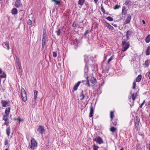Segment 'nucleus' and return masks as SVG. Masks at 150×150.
Listing matches in <instances>:
<instances>
[{
	"mask_svg": "<svg viewBox=\"0 0 150 150\" xmlns=\"http://www.w3.org/2000/svg\"><path fill=\"white\" fill-rule=\"evenodd\" d=\"M127 40H128L124 39L122 42V50L123 52L125 51L129 47V42H127Z\"/></svg>",
	"mask_w": 150,
	"mask_h": 150,
	"instance_id": "f257e3e1",
	"label": "nucleus"
},
{
	"mask_svg": "<svg viewBox=\"0 0 150 150\" xmlns=\"http://www.w3.org/2000/svg\"><path fill=\"white\" fill-rule=\"evenodd\" d=\"M38 144L37 142L35 140V139L32 138L31 140V144H30L28 146L29 149H35L36 148Z\"/></svg>",
	"mask_w": 150,
	"mask_h": 150,
	"instance_id": "f03ea898",
	"label": "nucleus"
},
{
	"mask_svg": "<svg viewBox=\"0 0 150 150\" xmlns=\"http://www.w3.org/2000/svg\"><path fill=\"white\" fill-rule=\"evenodd\" d=\"M79 97L80 98V99L81 100H83L85 98H86V100H87L89 98L88 93L86 91H82L80 93Z\"/></svg>",
	"mask_w": 150,
	"mask_h": 150,
	"instance_id": "7ed1b4c3",
	"label": "nucleus"
},
{
	"mask_svg": "<svg viewBox=\"0 0 150 150\" xmlns=\"http://www.w3.org/2000/svg\"><path fill=\"white\" fill-rule=\"evenodd\" d=\"M21 96L24 102L26 101L27 100V95L23 88L21 89Z\"/></svg>",
	"mask_w": 150,
	"mask_h": 150,
	"instance_id": "20e7f679",
	"label": "nucleus"
},
{
	"mask_svg": "<svg viewBox=\"0 0 150 150\" xmlns=\"http://www.w3.org/2000/svg\"><path fill=\"white\" fill-rule=\"evenodd\" d=\"M93 142H96L97 143L100 144L103 143V141L102 138L100 136H98L96 138L93 139Z\"/></svg>",
	"mask_w": 150,
	"mask_h": 150,
	"instance_id": "39448f33",
	"label": "nucleus"
},
{
	"mask_svg": "<svg viewBox=\"0 0 150 150\" xmlns=\"http://www.w3.org/2000/svg\"><path fill=\"white\" fill-rule=\"evenodd\" d=\"M133 33V32L131 30L129 29L126 32V40H128L130 39V37Z\"/></svg>",
	"mask_w": 150,
	"mask_h": 150,
	"instance_id": "423d86ee",
	"label": "nucleus"
},
{
	"mask_svg": "<svg viewBox=\"0 0 150 150\" xmlns=\"http://www.w3.org/2000/svg\"><path fill=\"white\" fill-rule=\"evenodd\" d=\"M37 131L41 135H42L45 131V130L44 129V127L42 125H39V127L37 129Z\"/></svg>",
	"mask_w": 150,
	"mask_h": 150,
	"instance_id": "0eeeda50",
	"label": "nucleus"
},
{
	"mask_svg": "<svg viewBox=\"0 0 150 150\" xmlns=\"http://www.w3.org/2000/svg\"><path fill=\"white\" fill-rule=\"evenodd\" d=\"M139 117L137 116L136 117V120L135 122V128L136 129H138V127L139 125V122H140Z\"/></svg>",
	"mask_w": 150,
	"mask_h": 150,
	"instance_id": "6e6552de",
	"label": "nucleus"
},
{
	"mask_svg": "<svg viewBox=\"0 0 150 150\" xmlns=\"http://www.w3.org/2000/svg\"><path fill=\"white\" fill-rule=\"evenodd\" d=\"M22 4L20 0H16L15 2V6L17 8H19L22 6Z\"/></svg>",
	"mask_w": 150,
	"mask_h": 150,
	"instance_id": "1a4fd4ad",
	"label": "nucleus"
},
{
	"mask_svg": "<svg viewBox=\"0 0 150 150\" xmlns=\"http://www.w3.org/2000/svg\"><path fill=\"white\" fill-rule=\"evenodd\" d=\"M94 109V108H93V106H92V105H91L89 115V117H92L93 116Z\"/></svg>",
	"mask_w": 150,
	"mask_h": 150,
	"instance_id": "9d476101",
	"label": "nucleus"
},
{
	"mask_svg": "<svg viewBox=\"0 0 150 150\" xmlns=\"http://www.w3.org/2000/svg\"><path fill=\"white\" fill-rule=\"evenodd\" d=\"M81 83V81H80L75 84L73 88V89L74 90V91H76L77 89L78 88L79 86Z\"/></svg>",
	"mask_w": 150,
	"mask_h": 150,
	"instance_id": "9b49d317",
	"label": "nucleus"
},
{
	"mask_svg": "<svg viewBox=\"0 0 150 150\" xmlns=\"http://www.w3.org/2000/svg\"><path fill=\"white\" fill-rule=\"evenodd\" d=\"M131 19V16L130 14H128L127 15V17L125 20V23L128 24L129 23Z\"/></svg>",
	"mask_w": 150,
	"mask_h": 150,
	"instance_id": "f8f14e48",
	"label": "nucleus"
},
{
	"mask_svg": "<svg viewBox=\"0 0 150 150\" xmlns=\"http://www.w3.org/2000/svg\"><path fill=\"white\" fill-rule=\"evenodd\" d=\"M11 13L13 15H16L18 13V10L16 8H13L11 11Z\"/></svg>",
	"mask_w": 150,
	"mask_h": 150,
	"instance_id": "ddd939ff",
	"label": "nucleus"
},
{
	"mask_svg": "<svg viewBox=\"0 0 150 150\" xmlns=\"http://www.w3.org/2000/svg\"><path fill=\"white\" fill-rule=\"evenodd\" d=\"M2 106L4 107H6V105L8 104V102L6 100H2L1 102Z\"/></svg>",
	"mask_w": 150,
	"mask_h": 150,
	"instance_id": "4468645a",
	"label": "nucleus"
},
{
	"mask_svg": "<svg viewBox=\"0 0 150 150\" xmlns=\"http://www.w3.org/2000/svg\"><path fill=\"white\" fill-rule=\"evenodd\" d=\"M90 81L92 84H94L97 83L96 79L94 77H91L90 79Z\"/></svg>",
	"mask_w": 150,
	"mask_h": 150,
	"instance_id": "2eb2a0df",
	"label": "nucleus"
},
{
	"mask_svg": "<svg viewBox=\"0 0 150 150\" xmlns=\"http://www.w3.org/2000/svg\"><path fill=\"white\" fill-rule=\"evenodd\" d=\"M9 45V43L6 42H4V43L3 46L5 48H7L8 50H9L10 48Z\"/></svg>",
	"mask_w": 150,
	"mask_h": 150,
	"instance_id": "dca6fc26",
	"label": "nucleus"
},
{
	"mask_svg": "<svg viewBox=\"0 0 150 150\" xmlns=\"http://www.w3.org/2000/svg\"><path fill=\"white\" fill-rule=\"evenodd\" d=\"M146 55H149L150 54V46H148L147 47L146 50Z\"/></svg>",
	"mask_w": 150,
	"mask_h": 150,
	"instance_id": "f3484780",
	"label": "nucleus"
},
{
	"mask_svg": "<svg viewBox=\"0 0 150 150\" xmlns=\"http://www.w3.org/2000/svg\"><path fill=\"white\" fill-rule=\"evenodd\" d=\"M106 25L107 27L109 29L111 30H113L114 29L113 27L111 25H110L109 23H108L105 22Z\"/></svg>",
	"mask_w": 150,
	"mask_h": 150,
	"instance_id": "a211bd4d",
	"label": "nucleus"
},
{
	"mask_svg": "<svg viewBox=\"0 0 150 150\" xmlns=\"http://www.w3.org/2000/svg\"><path fill=\"white\" fill-rule=\"evenodd\" d=\"M11 108L10 107H8L6 109L5 113L6 115H8L10 111Z\"/></svg>",
	"mask_w": 150,
	"mask_h": 150,
	"instance_id": "6ab92c4d",
	"label": "nucleus"
},
{
	"mask_svg": "<svg viewBox=\"0 0 150 150\" xmlns=\"http://www.w3.org/2000/svg\"><path fill=\"white\" fill-rule=\"evenodd\" d=\"M142 76L141 75H139L136 78V82H139L142 79Z\"/></svg>",
	"mask_w": 150,
	"mask_h": 150,
	"instance_id": "aec40b11",
	"label": "nucleus"
},
{
	"mask_svg": "<svg viewBox=\"0 0 150 150\" xmlns=\"http://www.w3.org/2000/svg\"><path fill=\"white\" fill-rule=\"evenodd\" d=\"M150 63V60L147 59L145 61L144 64L146 67H147L149 66Z\"/></svg>",
	"mask_w": 150,
	"mask_h": 150,
	"instance_id": "412c9836",
	"label": "nucleus"
},
{
	"mask_svg": "<svg viewBox=\"0 0 150 150\" xmlns=\"http://www.w3.org/2000/svg\"><path fill=\"white\" fill-rule=\"evenodd\" d=\"M127 13V11L125 10V8L124 6H123L122 9V15H125Z\"/></svg>",
	"mask_w": 150,
	"mask_h": 150,
	"instance_id": "4be33fe9",
	"label": "nucleus"
},
{
	"mask_svg": "<svg viewBox=\"0 0 150 150\" xmlns=\"http://www.w3.org/2000/svg\"><path fill=\"white\" fill-rule=\"evenodd\" d=\"M8 115H4L3 116V120H4L5 122L7 121L8 120Z\"/></svg>",
	"mask_w": 150,
	"mask_h": 150,
	"instance_id": "5701e85b",
	"label": "nucleus"
},
{
	"mask_svg": "<svg viewBox=\"0 0 150 150\" xmlns=\"http://www.w3.org/2000/svg\"><path fill=\"white\" fill-rule=\"evenodd\" d=\"M85 0H79L78 1V4L82 6Z\"/></svg>",
	"mask_w": 150,
	"mask_h": 150,
	"instance_id": "b1692460",
	"label": "nucleus"
},
{
	"mask_svg": "<svg viewBox=\"0 0 150 150\" xmlns=\"http://www.w3.org/2000/svg\"><path fill=\"white\" fill-rule=\"evenodd\" d=\"M52 2H53L55 3V5H57L59 4L61 1L60 0H51Z\"/></svg>",
	"mask_w": 150,
	"mask_h": 150,
	"instance_id": "393cba45",
	"label": "nucleus"
},
{
	"mask_svg": "<svg viewBox=\"0 0 150 150\" xmlns=\"http://www.w3.org/2000/svg\"><path fill=\"white\" fill-rule=\"evenodd\" d=\"M6 74L5 72L4 71L2 73V74L0 75V79L2 78H6Z\"/></svg>",
	"mask_w": 150,
	"mask_h": 150,
	"instance_id": "a878e982",
	"label": "nucleus"
},
{
	"mask_svg": "<svg viewBox=\"0 0 150 150\" xmlns=\"http://www.w3.org/2000/svg\"><path fill=\"white\" fill-rule=\"evenodd\" d=\"M150 41V34L148 35L146 38L145 41L147 43H149Z\"/></svg>",
	"mask_w": 150,
	"mask_h": 150,
	"instance_id": "bb28decb",
	"label": "nucleus"
},
{
	"mask_svg": "<svg viewBox=\"0 0 150 150\" xmlns=\"http://www.w3.org/2000/svg\"><path fill=\"white\" fill-rule=\"evenodd\" d=\"M6 134L8 137H9L10 133V127H8L6 129Z\"/></svg>",
	"mask_w": 150,
	"mask_h": 150,
	"instance_id": "cd10ccee",
	"label": "nucleus"
},
{
	"mask_svg": "<svg viewBox=\"0 0 150 150\" xmlns=\"http://www.w3.org/2000/svg\"><path fill=\"white\" fill-rule=\"evenodd\" d=\"M46 29H45L44 28L43 30V35H42V38H43V39H44V38H46Z\"/></svg>",
	"mask_w": 150,
	"mask_h": 150,
	"instance_id": "c85d7f7f",
	"label": "nucleus"
},
{
	"mask_svg": "<svg viewBox=\"0 0 150 150\" xmlns=\"http://www.w3.org/2000/svg\"><path fill=\"white\" fill-rule=\"evenodd\" d=\"M18 67L19 69V73H21L22 72V67L21 63L18 64Z\"/></svg>",
	"mask_w": 150,
	"mask_h": 150,
	"instance_id": "c756f323",
	"label": "nucleus"
},
{
	"mask_svg": "<svg viewBox=\"0 0 150 150\" xmlns=\"http://www.w3.org/2000/svg\"><path fill=\"white\" fill-rule=\"evenodd\" d=\"M55 32L57 33V36H60L61 35V29L59 28L57 29Z\"/></svg>",
	"mask_w": 150,
	"mask_h": 150,
	"instance_id": "7c9ffc66",
	"label": "nucleus"
},
{
	"mask_svg": "<svg viewBox=\"0 0 150 150\" xmlns=\"http://www.w3.org/2000/svg\"><path fill=\"white\" fill-rule=\"evenodd\" d=\"M88 67L87 65V64H86L85 66L84 67V72L85 73H87L88 72Z\"/></svg>",
	"mask_w": 150,
	"mask_h": 150,
	"instance_id": "2f4dec72",
	"label": "nucleus"
},
{
	"mask_svg": "<svg viewBox=\"0 0 150 150\" xmlns=\"http://www.w3.org/2000/svg\"><path fill=\"white\" fill-rule=\"evenodd\" d=\"M117 122H118V120L117 119H115L114 120H113V121L112 122V123L113 124V125L114 126H116L117 124Z\"/></svg>",
	"mask_w": 150,
	"mask_h": 150,
	"instance_id": "473e14b6",
	"label": "nucleus"
},
{
	"mask_svg": "<svg viewBox=\"0 0 150 150\" xmlns=\"http://www.w3.org/2000/svg\"><path fill=\"white\" fill-rule=\"evenodd\" d=\"M132 99L133 100H134L135 99L136 97L137 96V93H133V94H132Z\"/></svg>",
	"mask_w": 150,
	"mask_h": 150,
	"instance_id": "72a5a7b5",
	"label": "nucleus"
},
{
	"mask_svg": "<svg viewBox=\"0 0 150 150\" xmlns=\"http://www.w3.org/2000/svg\"><path fill=\"white\" fill-rule=\"evenodd\" d=\"M84 62L86 63V64L88 63V58L87 56H86V55L84 56Z\"/></svg>",
	"mask_w": 150,
	"mask_h": 150,
	"instance_id": "f704fd0d",
	"label": "nucleus"
},
{
	"mask_svg": "<svg viewBox=\"0 0 150 150\" xmlns=\"http://www.w3.org/2000/svg\"><path fill=\"white\" fill-rule=\"evenodd\" d=\"M114 117V112L113 111H111L110 112V118H111V121H112V120L113 119Z\"/></svg>",
	"mask_w": 150,
	"mask_h": 150,
	"instance_id": "c9c22d12",
	"label": "nucleus"
},
{
	"mask_svg": "<svg viewBox=\"0 0 150 150\" xmlns=\"http://www.w3.org/2000/svg\"><path fill=\"white\" fill-rule=\"evenodd\" d=\"M93 150H98V148H99V147L95 144L93 145Z\"/></svg>",
	"mask_w": 150,
	"mask_h": 150,
	"instance_id": "e433bc0d",
	"label": "nucleus"
},
{
	"mask_svg": "<svg viewBox=\"0 0 150 150\" xmlns=\"http://www.w3.org/2000/svg\"><path fill=\"white\" fill-rule=\"evenodd\" d=\"M116 128L114 127H112L110 128V130L112 132H114L116 131Z\"/></svg>",
	"mask_w": 150,
	"mask_h": 150,
	"instance_id": "4c0bfd02",
	"label": "nucleus"
},
{
	"mask_svg": "<svg viewBox=\"0 0 150 150\" xmlns=\"http://www.w3.org/2000/svg\"><path fill=\"white\" fill-rule=\"evenodd\" d=\"M106 19L110 21H112L113 20V18L110 16H108L106 18Z\"/></svg>",
	"mask_w": 150,
	"mask_h": 150,
	"instance_id": "58836bf2",
	"label": "nucleus"
},
{
	"mask_svg": "<svg viewBox=\"0 0 150 150\" xmlns=\"http://www.w3.org/2000/svg\"><path fill=\"white\" fill-rule=\"evenodd\" d=\"M88 76H87L86 77V79L87 80V82L86 83V85H87V86L88 87H90V83H89V80L88 79Z\"/></svg>",
	"mask_w": 150,
	"mask_h": 150,
	"instance_id": "ea45409f",
	"label": "nucleus"
},
{
	"mask_svg": "<svg viewBox=\"0 0 150 150\" xmlns=\"http://www.w3.org/2000/svg\"><path fill=\"white\" fill-rule=\"evenodd\" d=\"M90 31H89L88 30H87L86 31L84 34V38H86L87 34Z\"/></svg>",
	"mask_w": 150,
	"mask_h": 150,
	"instance_id": "a19ab883",
	"label": "nucleus"
},
{
	"mask_svg": "<svg viewBox=\"0 0 150 150\" xmlns=\"http://www.w3.org/2000/svg\"><path fill=\"white\" fill-rule=\"evenodd\" d=\"M38 91L36 90H35L34 91V98H37V94Z\"/></svg>",
	"mask_w": 150,
	"mask_h": 150,
	"instance_id": "79ce46f5",
	"label": "nucleus"
},
{
	"mask_svg": "<svg viewBox=\"0 0 150 150\" xmlns=\"http://www.w3.org/2000/svg\"><path fill=\"white\" fill-rule=\"evenodd\" d=\"M120 7V5H118V4H116L115 5L113 8L114 9H116L119 8Z\"/></svg>",
	"mask_w": 150,
	"mask_h": 150,
	"instance_id": "37998d69",
	"label": "nucleus"
},
{
	"mask_svg": "<svg viewBox=\"0 0 150 150\" xmlns=\"http://www.w3.org/2000/svg\"><path fill=\"white\" fill-rule=\"evenodd\" d=\"M16 62H17V64H18L21 63L19 61V58L16 55Z\"/></svg>",
	"mask_w": 150,
	"mask_h": 150,
	"instance_id": "c03bdc74",
	"label": "nucleus"
},
{
	"mask_svg": "<svg viewBox=\"0 0 150 150\" xmlns=\"http://www.w3.org/2000/svg\"><path fill=\"white\" fill-rule=\"evenodd\" d=\"M114 57V56L113 55H112L111 56L110 58L108 60V63L109 64V62L112 61V59Z\"/></svg>",
	"mask_w": 150,
	"mask_h": 150,
	"instance_id": "a18cd8bd",
	"label": "nucleus"
},
{
	"mask_svg": "<svg viewBox=\"0 0 150 150\" xmlns=\"http://www.w3.org/2000/svg\"><path fill=\"white\" fill-rule=\"evenodd\" d=\"M132 3V2L130 0H129L128 1H126L125 3V4L126 5H127L128 4H130Z\"/></svg>",
	"mask_w": 150,
	"mask_h": 150,
	"instance_id": "49530a36",
	"label": "nucleus"
},
{
	"mask_svg": "<svg viewBox=\"0 0 150 150\" xmlns=\"http://www.w3.org/2000/svg\"><path fill=\"white\" fill-rule=\"evenodd\" d=\"M32 23V21L30 20V19H29L28 20V22H27V24L30 25H31Z\"/></svg>",
	"mask_w": 150,
	"mask_h": 150,
	"instance_id": "de8ad7c7",
	"label": "nucleus"
},
{
	"mask_svg": "<svg viewBox=\"0 0 150 150\" xmlns=\"http://www.w3.org/2000/svg\"><path fill=\"white\" fill-rule=\"evenodd\" d=\"M133 87H132V88L134 89H135V87H136V81H134V82L133 83Z\"/></svg>",
	"mask_w": 150,
	"mask_h": 150,
	"instance_id": "09e8293b",
	"label": "nucleus"
},
{
	"mask_svg": "<svg viewBox=\"0 0 150 150\" xmlns=\"http://www.w3.org/2000/svg\"><path fill=\"white\" fill-rule=\"evenodd\" d=\"M8 139H6L5 140V142H4V145H8Z\"/></svg>",
	"mask_w": 150,
	"mask_h": 150,
	"instance_id": "8fccbe9b",
	"label": "nucleus"
},
{
	"mask_svg": "<svg viewBox=\"0 0 150 150\" xmlns=\"http://www.w3.org/2000/svg\"><path fill=\"white\" fill-rule=\"evenodd\" d=\"M57 56V53L56 52H53V57H55Z\"/></svg>",
	"mask_w": 150,
	"mask_h": 150,
	"instance_id": "3c124183",
	"label": "nucleus"
},
{
	"mask_svg": "<svg viewBox=\"0 0 150 150\" xmlns=\"http://www.w3.org/2000/svg\"><path fill=\"white\" fill-rule=\"evenodd\" d=\"M145 103V100H144L142 102V103L141 104V105L139 106V107L141 108H142L143 105H144V103Z\"/></svg>",
	"mask_w": 150,
	"mask_h": 150,
	"instance_id": "603ef678",
	"label": "nucleus"
},
{
	"mask_svg": "<svg viewBox=\"0 0 150 150\" xmlns=\"http://www.w3.org/2000/svg\"><path fill=\"white\" fill-rule=\"evenodd\" d=\"M100 7H101V11L102 12H103V11H105L104 9V8L103 6L102 5V4H101Z\"/></svg>",
	"mask_w": 150,
	"mask_h": 150,
	"instance_id": "864d4df0",
	"label": "nucleus"
},
{
	"mask_svg": "<svg viewBox=\"0 0 150 150\" xmlns=\"http://www.w3.org/2000/svg\"><path fill=\"white\" fill-rule=\"evenodd\" d=\"M18 120L19 121V123L21 122H22L23 121V119H21L19 117H18Z\"/></svg>",
	"mask_w": 150,
	"mask_h": 150,
	"instance_id": "5fc2aeb1",
	"label": "nucleus"
},
{
	"mask_svg": "<svg viewBox=\"0 0 150 150\" xmlns=\"http://www.w3.org/2000/svg\"><path fill=\"white\" fill-rule=\"evenodd\" d=\"M72 26L74 27H77V24L76 23H75V22H74Z\"/></svg>",
	"mask_w": 150,
	"mask_h": 150,
	"instance_id": "6e6d98bb",
	"label": "nucleus"
},
{
	"mask_svg": "<svg viewBox=\"0 0 150 150\" xmlns=\"http://www.w3.org/2000/svg\"><path fill=\"white\" fill-rule=\"evenodd\" d=\"M8 124L9 122L7 121L4 122V123L3 124V125H5L6 126H7L8 125Z\"/></svg>",
	"mask_w": 150,
	"mask_h": 150,
	"instance_id": "4d7b16f0",
	"label": "nucleus"
},
{
	"mask_svg": "<svg viewBox=\"0 0 150 150\" xmlns=\"http://www.w3.org/2000/svg\"><path fill=\"white\" fill-rule=\"evenodd\" d=\"M46 39L45 38H44V39H43V38H42V42H44V43H46Z\"/></svg>",
	"mask_w": 150,
	"mask_h": 150,
	"instance_id": "13d9d810",
	"label": "nucleus"
},
{
	"mask_svg": "<svg viewBox=\"0 0 150 150\" xmlns=\"http://www.w3.org/2000/svg\"><path fill=\"white\" fill-rule=\"evenodd\" d=\"M36 99L37 98H34V99L33 100V102L35 104L36 103Z\"/></svg>",
	"mask_w": 150,
	"mask_h": 150,
	"instance_id": "bf43d9fd",
	"label": "nucleus"
},
{
	"mask_svg": "<svg viewBox=\"0 0 150 150\" xmlns=\"http://www.w3.org/2000/svg\"><path fill=\"white\" fill-rule=\"evenodd\" d=\"M148 73H149L148 74V76L149 79H150V71H149Z\"/></svg>",
	"mask_w": 150,
	"mask_h": 150,
	"instance_id": "052dcab7",
	"label": "nucleus"
},
{
	"mask_svg": "<svg viewBox=\"0 0 150 150\" xmlns=\"http://www.w3.org/2000/svg\"><path fill=\"white\" fill-rule=\"evenodd\" d=\"M142 22L144 24H145V23H146V22H145V21L144 20H143L142 21Z\"/></svg>",
	"mask_w": 150,
	"mask_h": 150,
	"instance_id": "680f3d73",
	"label": "nucleus"
},
{
	"mask_svg": "<svg viewBox=\"0 0 150 150\" xmlns=\"http://www.w3.org/2000/svg\"><path fill=\"white\" fill-rule=\"evenodd\" d=\"M3 73L2 69L1 68H0V74H1Z\"/></svg>",
	"mask_w": 150,
	"mask_h": 150,
	"instance_id": "e2e57ef3",
	"label": "nucleus"
},
{
	"mask_svg": "<svg viewBox=\"0 0 150 150\" xmlns=\"http://www.w3.org/2000/svg\"><path fill=\"white\" fill-rule=\"evenodd\" d=\"M113 26H115V27H117V25L116 24H113V23H112V24Z\"/></svg>",
	"mask_w": 150,
	"mask_h": 150,
	"instance_id": "0e129e2a",
	"label": "nucleus"
},
{
	"mask_svg": "<svg viewBox=\"0 0 150 150\" xmlns=\"http://www.w3.org/2000/svg\"><path fill=\"white\" fill-rule=\"evenodd\" d=\"M45 44V43H44V42H42V46H44Z\"/></svg>",
	"mask_w": 150,
	"mask_h": 150,
	"instance_id": "69168bd1",
	"label": "nucleus"
},
{
	"mask_svg": "<svg viewBox=\"0 0 150 150\" xmlns=\"http://www.w3.org/2000/svg\"><path fill=\"white\" fill-rule=\"evenodd\" d=\"M148 104L150 108V101L148 102Z\"/></svg>",
	"mask_w": 150,
	"mask_h": 150,
	"instance_id": "338daca9",
	"label": "nucleus"
},
{
	"mask_svg": "<svg viewBox=\"0 0 150 150\" xmlns=\"http://www.w3.org/2000/svg\"><path fill=\"white\" fill-rule=\"evenodd\" d=\"M44 46H42V48H41L42 50H43V49H44Z\"/></svg>",
	"mask_w": 150,
	"mask_h": 150,
	"instance_id": "774afa93",
	"label": "nucleus"
}]
</instances>
